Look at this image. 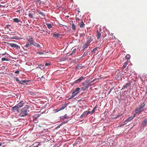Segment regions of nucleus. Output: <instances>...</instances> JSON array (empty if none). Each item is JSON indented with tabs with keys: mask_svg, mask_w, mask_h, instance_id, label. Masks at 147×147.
<instances>
[{
	"mask_svg": "<svg viewBox=\"0 0 147 147\" xmlns=\"http://www.w3.org/2000/svg\"><path fill=\"white\" fill-rule=\"evenodd\" d=\"M30 107L29 105H26L24 108L22 109L20 116L21 117L26 116L28 114V111H29L28 109Z\"/></svg>",
	"mask_w": 147,
	"mask_h": 147,
	"instance_id": "f257e3e1",
	"label": "nucleus"
},
{
	"mask_svg": "<svg viewBox=\"0 0 147 147\" xmlns=\"http://www.w3.org/2000/svg\"><path fill=\"white\" fill-rule=\"evenodd\" d=\"M26 40L27 41V43L25 46V47L28 48L30 46L33 45L34 44V41L31 36H28L27 37Z\"/></svg>",
	"mask_w": 147,
	"mask_h": 147,
	"instance_id": "f03ea898",
	"label": "nucleus"
},
{
	"mask_svg": "<svg viewBox=\"0 0 147 147\" xmlns=\"http://www.w3.org/2000/svg\"><path fill=\"white\" fill-rule=\"evenodd\" d=\"M25 102L23 101H21L18 103L16 105L12 108V110L14 111H18L19 109L23 106Z\"/></svg>",
	"mask_w": 147,
	"mask_h": 147,
	"instance_id": "7ed1b4c3",
	"label": "nucleus"
},
{
	"mask_svg": "<svg viewBox=\"0 0 147 147\" xmlns=\"http://www.w3.org/2000/svg\"><path fill=\"white\" fill-rule=\"evenodd\" d=\"M146 105V103L144 102L139 105L138 108L135 110V112L137 114L143 111V109L145 107Z\"/></svg>",
	"mask_w": 147,
	"mask_h": 147,
	"instance_id": "20e7f679",
	"label": "nucleus"
},
{
	"mask_svg": "<svg viewBox=\"0 0 147 147\" xmlns=\"http://www.w3.org/2000/svg\"><path fill=\"white\" fill-rule=\"evenodd\" d=\"M5 43H6V42H5ZM7 43L8 45H10L11 47L12 48H16L17 49H20V47L18 45L16 44L13 43H9L8 42H7Z\"/></svg>",
	"mask_w": 147,
	"mask_h": 147,
	"instance_id": "39448f33",
	"label": "nucleus"
},
{
	"mask_svg": "<svg viewBox=\"0 0 147 147\" xmlns=\"http://www.w3.org/2000/svg\"><path fill=\"white\" fill-rule=\"evenodd\" d=\"M81 88L79 87L76 88L73 91L72 93H73L76 96L78 94L80 91Z\"/></svg>",
	"mask_w": 147,
	"mask_h": 147,
	"instance_id": "423d86ee",
	"label": "nucleus"
},
{
	"mask_svg": "<svg viewBox=\"0 0 147 147\" xmlns=\"http://www.w3.org/2000/svg\"><path fill=\"white\" fill-rule=\"evenodd\" d=\"M34 12L33 11H29V14L28 16L29 17H30L31 18H33V15L34 14Z\"/></svg>",
	"mask_w": 147,
	"mask_h": 147,
	"instance_id": "0eeeda50",
	"label": "nucleus"
},
{
	"mask_svg": "<svg viewBox=\"0 0 147 147\" xmlns=\"http://www.w3.org/2000/svg\"><path fill=\"white\" fill-rule=\"evenodd\" d=\"M88 115V111H84L82 115L80 116V117L82 118L84 117L87 116Z\"/></svg>",
	"mask_w": 147,
	"mask_h": 147,
	"instance_id": "6e6552de",
	"label": "nucleus"
},
{
	"mask_svg": "<svg viewBox=\"0 0 147 147\" xmlns=\"http://www.w3.org/2000/svg\"><path fill=\"white\" fill-rule=\"evenodd\" d=\"M135 117V115L134 116H131L129 118H127L125 121L126 122H129L131 121Z\"/></svg>",
	"mask_w": 147,
	"mask_h": 147,
	"instance_id": "1a4fd4ad",
	"label": "nucleus"
},
{
	"mask_svg": "<svg viewBox=\"0 0 147 147\" xmlns=\"http://www.w3.org/2000/svg\"><path fill=\"white\" fill-rule=\"evenodd\" d=\"M83 78L84 77L83 76H81L78 79L76 80L75 81V82L76 83H79L80 81H81L83 79Z\"/></svg>",
	"mask_w": 147,
	"mask_h": 147,
	"instance_id": "9d476101",
	"label": "nucleus"
},
{
	"mask_svg": "<svg viewBox=\"0 0 147 147\" xmlns=\"http://www.w3.org/2000/svg\"><path fill=\"white\" fill-rule=\"evenodd\" d=\"M101 34L98 30L96 32V36L97 39H99L101 36Z\"/></svg>",
	"mask_w": 147,
	"mask_h": 147,
	"instance_id": "9b49d317",
	"label": "nucleus"
},
{
	"mask_svg": "<svg viewBox=\"0 0 147 147\" xmlns=\"http://www.w3.org/2000/svg\"><path fill=\"white\" fill-rule=\"evenodd\" d=\"M37 13H38V14H40L42 16H45V14L44 13L41 11L40 10H37Z\"/></svg>",
	"mask_w": 147,
	"mask_h": 147,
	"instance_id": "f8f14e48",
	"label": "nucleus"
},
{
	"mask_svg": "<svg viewBox=\"0 0 147 147\" xmlns=\"http://www.w3.org/2000/svg\"><path fill=\"white\" fill-rule=\"evenodd\" d=\"M79 25L80 27L81 28H83L85 27V24H84V23L82 21L80 23H79Z\"/></svg>",
	"mask_w": 147,
	"mask_h": 147,
	"instance_id": "ddd939ff",
	"label": "nucleus"
},
{
	"mask_svg": "<svg viewBox=\"0 0 147 147\" xmlns=\"http://www.w3.org/2000/svg\"><path fill=\"white\" fill-rule=\"evenodd\" d=\"M147 124V118H146L142 122V126H144Z\"/></svg>",
	"mask_w": 147,
	"mask_h": 147,
	"instance_id": "4468645a",
	"label": "nucleus"
},
{
	"mask_svg": "<svg viewBox=\"0 0 147 147\" xmlns=\"http://www.w3.org/2000/svg\"><path fill=\"white\" fill-rule=\"evenodd\" d=\"M92 40L91 39V37H88L87 38V40L86 42L87 43H88V44L90 43L92 41Z\"/></svg>",
	"mask_w": 147,
	"mask_h": 147,
	"instance_id": "2eb2a0df",
	"label": "nucleus"
},
{
	"mask_svg": "<svg viewBox=\"0 0 147 147\" xmlns=\"http://www.w3.org/2000/svg\"><path fill=\"white\" fill-rule=\"evenodd\" d=\"M89 44L88 43L86 42L83 47V50H84L86 48H87L88 46H89Z\"/></svg>",
	"mask_w": 147,
	"mask_h": 147,
	"instance_id": "dca6fc26",
	"label": "nucleus"
},
{
	"mask_svg": "<svg viewBox=\"0 0 147 147\" xmlns=\"http://www.w3.org/2000/svg\"><path fill=\"white\" fill-rule=\"evenodd\" d=\"M131 84L130 83H126L125 85L123 87V88L122 89H125V88H127Z\"/></svg>",
	"mask_w": 147,
	"mask_h": 147,
	"instance_id": "f3484780",
	"label": "nucleus"
},
{
	"mask_svg": "<svg viewBox=\"0 0 147 147\" xmlns=\"http://www.w3.org/2000/svg\"><path fill=\"white\" fill-rule=\"evenodd\" d=\"M60 35V34L59 33L57 34H53V36L57 38Z\"/></svg>",
	"mask_w": 147,
	"mask_h": 147,
	"instance_id": "a211bd4d",
	"label": "nucleus"
},
{
	"mask_svg": "<svg viewBox=\"0 0 147 147\" xmlns=\"http://www.w3.org/2000/svg\"><path fill=\"white\" fill-rule=\"evenodd\" d=\"M76 26L74 23H72L71 25V28L73 30L75 31L76 29Z\"/></svg>",
	"mask_w": 147,
	"mask_h": 147,
	"instance_id": "6ab92c4d",
	"label": "nucleus"
},
{
	"mask_svg": "<svg viewBox=\"0 0 147 147\" xmlns=\"http://www.w3.org/2000/svg\"><path fill=\"white\" fill-rule=\"evenodd\" d=\"M77 68L79 69H81L82 68V64H78L77 66Z\"/></svg>",
	"mask_w": 147,
	"mask_h": 147,
	"instance_id": "aec40b11",
	"label": "nucleus"
},
{
	"mask_svg": "<svg viewBox=\"0 0 147 147\" xmlns=\"http://www.w3.org/2000/svg\"><path fill=\"white\" fill-rule=\"evenodd\" d=\"M128 61H127V62H125L124 63L123 67V69H124V68H125L126 67V66L128 64Z\"/></svg>",
	"mask_w": 147,
	"mask_h": 147,
	"instance_id": "412c9836",
	"label": "nucleus"
},
{
	"mask_svg": "<svg viewBox=\"0 0 147 147\" xmlns=\"http://www.w3.org/2000/svg\"><path fill=\"white\" fill-rule=\"evenodd\" d=\"M13 21L16 23H18L20 21V20H19L18 18H14L13 19Z\"/></svg>",
	"mask_w": 147,
	"mask_h": 147,
	"instance_id": "4be33fe9",
	"label": "nucleus"
},
{
	"mask_svg": "<svg viewBox=\"0 0 147 147\" xmlns=\"http://www.w3.org/2000/svg\"><path fill=\"white\" fill-rule=\"evenodd\" d=\"M67 114H65L63 116L61 117V119L63 120L66 119L67 118Z\"/></svg>",
	"mask_w": 147,
	"mask_h": 147,
	"instance_id": "5701e85b",
	"label": "nucleus"
},
{
	"mask_svg": "<svg viewBox=\"0 0 147 147\" xmlns=\"http://www.w3.org/2000/svg\"><path fill=\"white\" fill-rule=\"evenodd\" d=\"M13 39H15L18 40H19L20 39H22V38H20V37H18L17 36H13L12 38Z\"/></svg>",
	"mask_w": 147,
	"mask_h": 147,
	"instance_id": "b1692460",
	"label": "nucleus"
},
{
	"mask_svg": "<svg viewBox=\"0 0 147 147\" xmlns=\"http://www.w3.org/2000/svg\"><path fill=\"white\" fill-rule=\"evenodd\" d=\"M34 45V46L38 47H40V45L39 44L37 43H36L35 42H34V44L33 45Z\"/></svg>",
	"mask_w": 147,
	"mask_h": 147,
	"instance_id": "393cba45",
	"label": "nucleus"
},
{
	"mask_svg": "<svg viewBox=\"0 0 147 147\" xmlns=\"http://www.w3.org/2000/svg\"><path fill=\"white\" fill-rule=\"evenodd\" d=\"M46 25L47 26L48 28L49 29L51 28L52 27V26L51 24H50L47 23L46 24Z\"/></svg>",
	"mask_w": 147,
	"mask_h": 147,
	"instance_id": "a878e982",
	"label": "nucleus"
},
{
	"mask_svg": "<svg viewBox=\"0 0 147 147\" xmlns=\"http://www.w3.org/2000/svg\"><path fill=\"white\" fill-rule=\"evenodd\" d=\"M90 86V84H88L84 86V87L85 88V89L86 90Z\"/></svg>",
	"mask_w": 147,
	"mask_h": 147,
	"instance_id": "bb28decb",
	"label": "nucleus"
},
{
	"mask_svg": "<svg viewBox=\"0 0 147 147\" xmlns=\"http://www.w3.org/2000/svg\"><path fill=\"white\" fill-rule=\"evenodd\" d=\"M66 107V106L65 105H63L61 108L59 110H63Z\"/></svg>",
	"mask_w": 147,
	"mask_h": 147,
	"instance_id": "cd10ccee",
	"label": "nucleus"
},
{
	"mask_svg": "<svg viewBox=\"0 0 147 147\" xmlns=\"http://www.w3.org/2000/svg\"><path fill=\"white\" fill-rule=\"evenodd\" d=\"M26 83V82L24 80H21L20 82V84H24Z\"/></svg>",
	"mask_w": 147,
	"mask_h": 147,
	"instance_id": "c85d7f7f",
	"label": "nucleus"
},
{
	"mask_svg": "<svg viewBox=\"0 0 147 147\" xmlns=\"http://www.w3.org/2000/svg\"><path fill=\"white\" fill-rule=\"evenodd\" d=\"M76 49H74L72 51V53H71L70 55H72L73 54H75V53H76Z\"/></svg>",
	"mask_w": 147,
	"mask_h": 147,
	"instance_id": "c756f323",
	"label": "nucleus"
},
{
	"mask_svg": "<svg viewBox=\"0 0 147 147\" xmlns=\"http://www.w3.org/2000/svg\"><path fill=\"white\" fill-rule=\"evenodd\" d=\"M130 56L129 55H127L125 56V58L127 59H129L130 58Z\"/></svg>",
	"mask_w": 147,
	"mask_h": 147,
	"instance_id": "7c9ffc66",
	"label": "nucleus"
},
{
	"mask_svg": "<svg viewBox=\"0 0 147 147\" xmlns=\"http://www.w3.org/2000/svg\"><path fill=\"white\" fill-rule=\"evenodd\" d=\"M1 60L2 61H8V60L5 58H2L1 59Z\"/></svg>",
	"mask_w": 147,
	"mask_h": 147,
	"instance_id": "2f4dec72",
	"label": "nucleus"
},
{
	"mask_svg": "<svg viewBox=\"0 0 147 147\" xmlns=\"http://www.w3.org/2000/svg\"><path fill=\"white\" fill-rule=\"evenodd\" d=\"M76 96L73 93H72V95L71 97H70V98H69V99H71L73 98H74V97H75Z\"/></svg>",
	"mask_w": 147,
	"mask_h": 147,
	"instance_id": "473e14b6",
	"label": "nucleus"
},
{
	"mask_svg": "<svg viewBox=\"0 0 147 147\" xmlns=\"http://www.w3.org/2000/svg\"><path fill=\"white\" fill-rule=\"evenodd\" d=\"M32 0V1H35V2H36L37 3L39 2H40V0Z\"/></svg>",
	"mask_w": 147,
	"mask_h": 147,
	"instance_id": "72a5a7b5",
	"label": "nucleus"
},
{
	"mask_svg": "<svg viewBox=\"0 0 147 147\" xmlns=\"http://www.w3.org/2000/svg\"><path fill=\"white\" fill-rule=\"evenodd\" d=\"M67 122L66 121V122H65V121H64L63 122H62L60 124V126L62 125H63V124H65V123H67Z\"/></svg>",
	"mask_w": 147,
	"mask_h": 147,
	"instance_id": "f704fd0d",
	"label": "nucleus"
},
{
	"mask_svg": "<svg viewBox=\"0 0 147 147\" xmlns=\"http://www.w3.org/2000/svg\"><path fill=\"white\" fill-rule=\"evenodd\" d=\"M98 48V47H96L92 51V52L93 51H97V49Z\"/></svg>",
	"mask_w": 147,
	"mask_h": 147,
	"instance_id": "c9c22d12",
	"label": "nucleus"
},
{
	"mask_svg": "<svg viewBox=\"0 0 147 147\" xmlns=\"http://www.w3.org/2000/svg\"><path fill=\"white\" fill-rule=\"evenodd\" d=\"M16 80L17 82H19V83H20V81L18 79V78H17V77H16Z\"/></svg>",
	"mask_w": 147,
	"mask_h": 147,
	"instance_id": "e433bc0d",
	"label": "nucleus"
},
{
	"mask_svg": "<svg viewBox=\"0 0 147 147\" xmlns=\"http://www.w3.org/2000/svg\"><path fill=\"white\" fill-rule=\"evenodd\" d=\"M96 109V107H95L94 108V109L92 110V113H93L95 111V109Z\"/></svg>",
	"mask_w": 147,
	"mask_h": 147,
	"instance_id": "4c0bfd02",
	"label": "nucleus"
},
{
	"mask_svg": "<svg viewBox=\"0 0 147 147\" xmlns=\"http://www.w3.org/2000/svg\"><path fill=\"white\" fill-rule=\"evenodd\" d=\"M29 93L31 95H33L34 94V93L32 91H30Z\"/></svg>",
	"mask_w": 147,
	"mask_h": 147,
	"instance_id": "58836bf2",
	"label": "nucleus"
},
{
	"mask_svg": "<svg viewBox=\"0 0 147 147\" xmlns=\"http://www.w3.org/2000/svg\"><path fill=\"white\" fill-rule=\"evenodd\" d=\"M81 90H82L83 91H84L86 90V89H85V88L84 87V86L83 87H82V89H81Z\"/></svg>",
	"mask_w": 147,
	"mask_h": 147,
	"instance_id": "ea45409f",
	"label": "nucleus"
},
{
	"mask_svg": "<svg viewBox=\"0 0 147 147\" xmlns=\"http://www.w3.org/2000/svg\"><path fill=\"white\" fill-rule=\"evenodd\" d=\"M50 65V64L49 63H46L45 64V66H49Z\"/></svg>",
	"mask_w": 147,
	"mask_h": 147,
	"instance_id": "a19ab883",
	"label": "nucleus"
},
{
	"mask_svg": "<svg viewBox=\"0 0 147 147\" xmlns=\"http://www.w3.org/2000/svg\"><path fill=\"white\" fill-rule=\"evenodd\" d=\"M113 89V88H112L110 89V90H109V92L108 94H109L111 92V91Z\"/></svg>",
	"mask_w": 147,
	"mask_h": 147,
	"instance_id": "79ce46f5",
	"label": "nucleus"
},
{
	"mask_svg": "<svg viewBox=\"0 0 147 147\" xmlns=\"http://www.w3.org/2000/svg\"><path fill=\"white\" fill-rule=\"evenodd\" d=\"M15 73L18 74L19 73V71H18L17 70L15 72Z\"/></svg>",
	"mask_w": 147,
	"mask_h": 147,
	"instance_id": "37998d69",
	"label": "nucleus"
},
{
	"mask_svg": "<svg viewBox=\"0 0 147 147\" xmlns=\"http://www.w3.org/2000/svg\"><path fill=\"white\" fill-rule=\"evenodd\" d=\"M88 114L89 113H90V114H92L93 113H92V111H88Z\"/></svg>",
	"mask_w": 147,
	"mask_h": 147,
	"instance_id": "c03bdc74",
	"label": "nucleus"
},
{
	"mask_svg": "<svg viewBox=\"0 0 147 147\" xmlns=\"http://www.w3.org/2000/svg\"><path fill=\"white\" fill-rule=\"evenodd\" d=\"M26 82V83L28 82L29 81V80H24Z\"/></svg>",
	"mask_w": 147,
	"mask_h": 147,
	"instance_id": "a18cd8bd",
	"label": "nucleus"
},
{
	"mask_svg": "<svg viewBox=\"0 0 147 147\" xmlns=\"http://www.w3.org/2000/svg\"><path fill=\"white\" fill-rule=\"evenodd\" d=\"M6 26L7 27V28H8L10 27V26L9 25H6Z\"/></svg>",
	"mask_w": 147,
	"mask_h": 147,
	"instance_id": "49530a36",
	"label": "nucleus"
},
{
	"mask_svg": "<svg viewBox=\"0 0 147 147\" xmlns=\"http://www.w3.org/2000/svg\"><path fill=\"white\" fill-rule=\"evenodd\" d=\"M39 117V115L37 117H36L35 119H37Z\"/></svg>",
	"mask_w": 147,
	"mask_h": 147,
	"instance_id": "de8ad7c7",
	"label": "nucleus"
},
{
	"mask_svg": "<svg viewBox=\"0 0 147 147\" xmlns=\"http://www.w3.org/2000/svg\"><path fill=\"white\" fill-rule=\"evenodd\" d=\"M119 117V116H117L115 117V118H117Z\"/></svg>",
	"mask_w": 147,
	"mask_h": 147,
	"instance_id": "09e8293b",
	"label": "nucleus"
},
{
	"mask_svg": "<svg viewBox=\"0 0 147 147\" xmlns=\"http://www.w3.org/2000/svg\"><path fill=\"white\" fill-rule=\"evenodd\" d=\"M2 144V143L1 142H0V146H1Z\"/></svg>",
	"mask_w": 147,
	"mask_h": 147,
	"instance_id": "8fccbe9b",
	"label": "nucleus"
},
{
	"mask_svg": "<svg viewBox=\"0 0 147 147\" xmlns=\"http://www.w3.org/2000/svg\"><path fill=\"white\" fill-rule=\"evenodd\" d=\"M2 6L0 4V7H1V6Z\"/></svg>",
	"mask_w": 147,
	"mask_h": 147,
	"instance_id": "3c124183",
	"label": "nucleus"
},
{
	"mask_svg": "<svg viewBox=\"0 0 147 147\" xmlns=\"http://www.w3.org/2000/svg\"><path fill=\"white\" fill-rule=\"evenodd\" d=\"M43 78V76H42V78Z\"/></svg>",
	"mask_w": 147,
	"mask_h": 147,
	"instance_id": "603ef678",
	"label": "nucleus"
},
{
	"mask_svg": "<svg viewBox=\"0 0 147 147\" xmlns=\"http://www.w3.org/2000/svg\"><path fill=\"white\" fill-rule=\"evenodd\" d=\"M43 78V76H42V78Z\"/></svg>",
	"mask_w": 147,
	"mask_h": 147,
	"instance_id": "864d4df0",
	"label": "nucleus"
},
{
	"mask_svg": "<svg viewBox=\"0 0 147 147\" xmlns=\"http://www.w3.org/2000/svg\"><path fill=\"white\" fill-rule=\"evenodd\" d=\"M61 26H63V25H62V24H61Z\"/></svg>",
	"mask_w": 147,
	"mask_h": 147,
	"instance_id": "5fc2aeb1",
	"label": "nucleus"
}]
</instances>
